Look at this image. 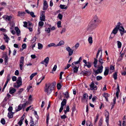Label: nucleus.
<instances>
[{"mask_svg":"<svg viewBox=\"0 0 126 126\" xmlns=\"http://www.w3.org/2000/svg\"><path fill=\"white\" fill-rule=\"evenodd\" d=\"M56 85L55 82L49 83L48 84H46L45 91L47 93V94H50L53 90L54 88Z\"/></svg>","mask_w":126,"mask_h":126,"instance_id":"nucleus-1","label":"nucleus"},{"mask_svg":"<svg viewBox=\"0 0 126 126\" xmlns=\"http://www.w3.org/2000/svg\"><path fill=\"white\" fill-rule=\"evenodd\" d=\"M98 69L94 71V72L95 75L98 74L99 73H101L102 71L103 68V67L102 65H98Z\"/></svg>","mask_w":126,"mask_h":126,"instance_id":"nucleus-2","label":"nucleus"},{"mask_svg":"<svg viewBox=\"0 0 126 126\" xmlns=\"http://www.w3.org/2000/svg\"><path fill=\"white\" fill-rule=\"evenodd\" d=\"M24 59L23 57H21L20 60L19 67L21 70L23 69V67L24 65Z\"/></svg>","mask_w":126,"mask_h":126,"instance_id":"nucleus-3","label":"nucleus"},{"mask_svg":"<svg viewBox=\"0 0 126 126\" xmlns=\"http://www.w3.org/2000/svg\"><path fill=\"white\" fill-rule=\"evenodd\" d=\"M67 101L65 99H63V101H62L61 104V107L60 108L59 110V112L60 113L62 112V110L63 109V107L65 105Z\"/></svg>","mask_w":126,"mask_h":126,"instance_id":"nucleus-4","label":"nucleus"},{"mask_svg":"<svg viewBox=\"0 0 126 126\" xmlns=\"http://www.w3.org/2000/svg\"><path fill=\"white\" fill-rule=\"evenodd\" d=\"M96 26L93 24L90 23L87 27V30L89 31H91L94 29L96 28Z\"/></svg>","mask_w":126,"mask_h":126,"instance_id":"nucleus-5","label":"nucleus"},{"mask_svg":"<svg viewBox=\"0 0 126 126\" xmlns=\"http://www.w3.org/2000/svg\"><path fill=\"white\" fill-rule=\"evenodd\" d=\"M45 11H42V14L41 15L40 17V20L41 21H45Z\"/></svg>","mask_w":126,"mask_h":126,"instance_id":"nucleus-6","label":"nucleus"},{"mask_svg":"<svg viewBox=\"0 0 126 126\" xmlns=\"http://www.w3.org/2000/svg\"><path fill=\"white\" fill-rule=\"evenodd\" d=\"M118 29L119 30L120 32L121 36H122L124 33H126V31L124 29L123 27H120L118 28Z\"/></svg>","mask_w":126,"mask_h":126,"instance_id":"nucleus-7","label":"nucleus"},{"mask_svg":"<svg viewBox=\"0 0 126 126\" xmlns=\"http://www.w3.org/2000/svg\"><path fill=\"white\" fill-rule=\"evenodd\" d=\"M88 96L87 94H85L83 95V97L81 98V101L83 102H85V101L86 102L87 101Z\"/></svg>","mask_w":126,"mask_h":126,"instance_id":"nucleus-8","label":"nucleus"},{"mask_svg":"<svg viewBox=\"0 0 126 126\" xmlns=\"http://www.w3.org/2000/svg\"><path fill=\"white\" fill-rule=\"evenodd\" d=\"M66 50L68 51L69 53V55L70 56L73 53V51L70 48L68 47L66 48Z\"/></svg>","mask_w":126,"mask_h":126,"instance_id":"nucleus-9","label":"nucleus"},{"mask_svg":"<svg viewBox=\"0 0 126 126\" xmlns=\"http://www.w3.org/2000/svg\"><path fill=\"white\" fill-rule=\"evenodd\" d=\"M2 17L6 20H7L8 21H10L12 18V17L11 16H8L5 15L3 16Z\"/></svg>","mask_w":126,"mask_h":126,"instance_id":"nucleus-10","label":"nucleus"},{"mask_svg":"<svg viewBox=\"0 0 126 126\" xmlns=\"http://www.w3.org/2000/svg\"><path fill=\"white\" fill-rule=\"evenodd\" d=\"M16 82L18 87H19L22 85V79L21 77H20L18 78Z\"/></svg>","mask_w":126,"mask_h":126,"instance_id":"nucleus-11","label":"nucleus"},{"mask_svg":"<svg viewBox=\"0 0 126 126\" xmlns=\"http://www.w3.org/2000/svg\"><path fill=\"white\" fill-rule=\"evenodd\" d=\"M99 63V65H102V64L103 63V59L102 58V54H101L98 60Z\"/></svg>","mask_w":126,"mask_h":126,"instance_id":"nucleus-12","label":"nucleus"},{"mask_svg":"<svg viewBox=\"0 0 126 126\" xmlns=\"http://www.w3.org/2000/svg\"><path fill=\"white\" fill-rule=\"evenodd\" d=\"M90 89L91 90H96L97 89L96 86H94V84L93 82H92L90 85Z\"/></svg>","mask_w":126,"mask_h":126,"instance_id":"nucleus-13","label":"nucleus"},{"mask_svg":"<svg viewBox=\"0 0 126 126\" xmlns=\"http://www.w3.org/2000/svg\"><path fill=\"white\" fill-rule=\"evenodd\" d=\"M48 7V5L47 3V1L45 0L44 1L43 7V10H46Z\"/></svg>","mask_w":126,"mask_h":126,"instance_id":"nucleus-14","label":"nucleus"},{"mask_svg":"<svg viewBox=\"0 0 126 126\" xmlns=\"http://www.w3.org/2000/svg\"><path fill=\"white\" fill-rule=\"evenodd\" d=\"M16 91V89L12 87H10L9 88V92L10 94H12L14 93Z\"/></svg>","mask_w":126,"mask_h":126,"instance_id":"nucleus-15","label":"nucleus"},{"mask_svg":"<svg viewBox=\"0 0 126 126\" xmlns=\"http://www.w3.org/2000/svg\"><path fill=\"white\" fill-rule=\"evenodd\" d=\"M49 60V58L48 57H47L45 59L44 61H42L41 63L43 64H44V63H48Z\"/></svg>","mask_w":126,"mask_h":126,"instance_id":"nucleus-16","label":"nucleus"},{"mask_svg":"<svg viewBox=\"0 0 126 126\" xmlns=\"http://www.w3.org/2000/svg\"><path fill=\"white\" fill-rule=\"evenodd\" d=\"M98 55L96 54V58H94V67L95 68H96L97 67V58H98Z\"/></svg>","mask_w":126,"mask_h":126,"instance_id":"nucleus-17","label":"nucleus"},{"mask_svg":"<svg viewBox=\"0 0 126 126\" xmlns=\"http://www.w3.org/2000/svg\"><path fill=\"white\" fill-rule=\"evenodd\" d=\"M118 29L117 28L115 27V28H114V29H113L111 33V34H114V35H115L118 32Z\"/></svg>","mask_w":126,"mask_h":126,"instance_id":"nucleus-18","label":"nucleus"},{"mask_svg":"<svg viewBox=\"0 0 126 126\" xmlns=\"http://www.w3.org/2000/svg\"><path fill=\"white\" fill-rule=\"evenodd\" d=\"M4 39L5 42L8 43L10 39L6 34H4Z\"/></svg>","mask_w":126,"mask_h":126,"instance_id":"nucleus-19","label":"nucleus"},{"mask_svg":"<svg viewBox=\"0 0 126 126\" xmlns=\"http://www.w3.org/2000/svg\"><path fill=\"white\" fill-rule=\"evenodd\" d=\"M103 95L105 98L106 101H108V97L110 96V95L107 93H104Z\"/></svg>","mask_w":126,"mask_h":126,"instance_id":"nucleus-20","label":"nucleus"},{"mask_svg":"<svg viewBox=\"0 0 126 126\" xmlns=\"http://www.w3.org/2000/svg\"><path fill=\"white\" fill-rule=\"evenodd\" d=\"M13 114L14 113L12 111L9 112L8 114V117L10 118H12L13 117Z\"/></svg>","mask_w":126,"mask_h":126,"instance_id":"nucleus-21","label":"nucleus"},{"mask_svg":"<svg viewBox=\"0 0 126 126\" xmlns=\"http://www.w3.org/2000/svg\"><path fill=\"white\" fill-rule=\"evenodd\" d=\"M15 29L16 32L17 34V35H19V34H20V32L18 28L17 27H15Z\"/></svg>","mask_w":126,"mask_h":126,"instance_id":"nucleus-22","label":"nucleus"},{"mask_svg":"<svg viewBox=\"0 0 126 126\" xmlns=\"http://www.w3.org/2000/svg\"><path fill=\"white\" fill-rule=\"evenodd\" d=\"M22 109L21 105L20 104L16 108V111H19L21 110Z\"/></svg>","mask_w":126,"mask_h":126,"instance_id":"nucleus-23","label":"nucleus"},{"mask_svg":"<svg viewBox=\"0 0 126 126\" xmlns=\"http://www.w3.org/2000/svg\"><path fill=\"white\" fill-rule=\"evenodd\" d=\"M64 94V97L68 98L69 97V96L68 92H66L63 94Z\"/></svg>","mask_w":126,"mask_h":126,"instance_id":"nucleus-24","label":"nucleus"},{"mask_svg":"<svg viewBox=\"0 0 126 126\" xmlns=\"http://www.w3.org/2000/svg\"><path fill=\"white\" fill-rule=\"evenodd\" d=\"M10 26H11L10 29H12L13 28L15 25V24L14 23V22L13 21L11 22L10 23Z\"/></svg>","mask_w":126,"mask_h":126,"instance_id":"nucleus-25","label":"nucleus"},{"mask_svg":"<svg viewBox=\"0 0 126 126\" xmlns=\"http://www.w3.org/2000/svg\"><path fill=\"white\" fill-rule=\"evenodd\" d=\"M106 122L107 123V125H108L109 122V113H108V114L107 115L106 114Z\"/></svg>","mask_w":126,"mask_h":126,"instance_id":"nucleus-26","label":"nucleus"},{"mask_svg":"<svg viewBox=\"0 0 126 126\" xmlns=\"http://www.w3.org/2000/svg\"><path fill=\"white\" fill-rule=\"evenodd\" d=\"M88 41L89 42V43L91 45L93 43V39L91 37H89L88 39Z\"/></svg>","mask_w":126,"mask_h":126,"instance_id":"nucleus-27","label":"nucleus"},{"mask_svg":"<svg viewBox=\"0 0 126 126\" xmlns=\"http://www.w3.org/2000/svg\"><path fill=\"white\" fill-rule=\"evenodd\" d=\"M44 23L42 21H39L38 23V26L39 27H40V28L42 27L44 25Z\"/></svg>","mask_w":126,"mask_h":126,"instance_id":"nucleus-28","label":"nucleus"},{"mask_svg":"<svg viewBox=\"0 0 126 126\" xmlns=\"http://www.w3.org/2000/svg\"><path fill=\"white\" fill-rule=\"evenodd\" d=\"M25 13L24 12H18V16H23L25 14Z\"/></svg>","mask_w":126,"mask_h":126,"instance_id":"nucleus-29","label":"nucleus"},{"mask_svg":"<svg viewBox=\"0 0 126 126\" xmlns=\"http://www.w3.org/2000/svg\"><path fill=\"white\" fill-rule=\"evenodd\" d=\"M48 47H56V45L55 44L53 43H50L48 45Z\"/></svg>","mask_w":126,"mask_h":126,"instance_id":"nucleus-30","label":"nucleus"},{"mask_svg":"<svg viewBox=\"0 0 126 126\" xmlns=\"http://www.w3.org/2000/svg\"><path fill=\"white\" fill-rule=\"evenodd\" d=\"M37 74V73H34L32 74L30 77V80H32L33 77L36 76Z\"/></svg>","mask_w":126,"mask_h":126,"instance_id":"nucleus-31","label":"nucleus"},{"mask_svg":"<svg viewBox=\"0 0 126 126\" xmlns=\"http://www.w3.org/2000/svg\"><path fill=\"white\" fill-rule=\"evenodd\" d=\"M109 72V69L108 68H106L105 70L104 73V75L105 76H106L108 74Z\"/></svg>","mask_w":126,"mask_h":126,"instance_id":"nucleus-32","label":"nucleus"},{"mask_svg":"<svg viewBox=\"0 0 126 126\" xmlns=\"http://www.w3.org/2000/svg\"><path fill=\"white\" fill-rule=\"evenodd\" d=\"M11 95L10 94H9L8 93L7 94V96L4 99V100L5 101H7L8 99L11 97Z\"/></svg>","mask_w":126,"mask_h":126,"instance_id":"nucleus-33","label":"nucleus"},{"mask_svg":"<svg viewBox=\"0 0 126 126\" xmlns=\"http://www.w3.org/2000/svg\"><path fill=\"white\" fill-rule=\"evenodd\" d=\"M50 28H46L45 29V31L46 32L49 33L50 32Z\"/></svg>","mask_w":126,"mask_h":126,"instance_id":"nucleus-34","label":"nucleus"},{"mask_svg":"<svg viewBox=\"0 0 126 126\" xmlns=\"http://www.w3.org/2000/svg\"><path fill=\"white\" fill-rule=\"evenodd\" d=\"M64 44V42L63 41H61L59 42V43L57 45H56L57 47L63 45Z\"/></svg>","mask_w":126,"mask_h":126,"instance_id":"nucleus-35","label":"nucleus"},{"mask_svg":"<svg viewBox=\"0 0 126 126\" xmlns=\"http://www.w3.org/2000/svg\"><path fill=\"white\" fill-rule=\"evenodd\" d=\"M117 42L118 48H120L122 46L121 43L119 41H117Z\"/></svg>","mask_w":126,"mask_h":126,"instance_id":"nucleus-36","label":"nucleus"},{"mask_svg":"<svg viewBox=\"0 0 126 126\" xmlns=\"http://www.w3.org/2000/svg\"><path fill=\"white\" fill-rule=\"evenodd\" d=\"M38 48L39 49H40L42 48L43 46L40 43H38Z\"/></svg>","mask_w":126,"mask_h":126,"instance_id":"nucleus-37","label":"nucleus"},{"mask_svg":"<svg viewBox=\"0 0 126 126\" xmlns=\"http://www.w3.org/2000/svg\"><path fill=\"white\" fill-rule=\"evenodd\" d=\"M11 79L10 75L9 74L7 77L6 82L8 83Z\"/></svg>","mask_w":126,"mask_h":126,"instance_id":"nucleus-38","label":"nucleus"},{"mask_svg":"<svg viewBox=\"0 0 126 126\" xmlns=\"http://www.w3.org/2000/svg\"><path fill=\"white\" fill-rule=\"evenodd\" d=\"M85 66H87L88 68H90L91 66V64L89 62H88L85 65Z\"/></svg>","mask_w":126,"mask_h":126,"instance_id":"nucleus-39","label":"nucleus"},{"mask_svg":"<svg viewBox=\"0 0 126 126\" xmlns=\"http://www.w3.org/2000/svg\"><path fill=\"white\" fill-rule=\"evenodd\" d=\"M124 54L125 53L123 52L120 55L119 58V59L120 60H122Z\"/></svg>","mask_w":126,"mask_h":126,"instance_id":"nucleus-40","label":"nucleus"},{"mask_svg":"<svg viewBox=\"0 0 126 126\" xmlns=\"http://www.w3.org/2000/svg\"><path fill=\"white\" fill-rule=\"evenodd\" d=\"M69 106H67L66 107V110H64V113L66 114L67 112H69Z\"/></svg>","mask_w":126,"mask_h":126,"instance_id":"nucleus-41","label":"nucleus"},{"mask_svg":"<svg viewBox=\"0 0 126 126\" xmlns=\"http://www.w3.org/2000/svg\"><path fill=\"white\" fill-rule=\"evenodd\" d=\"M30 126H34V122L32 119H31L30 120Z\"/></svg>","mask_w":126,"mask_h":126,"instance_id":"nucleus-42","label":"nucleus"},{"mask_svg":"<svg viewBox=\"0 0 126 126\" xmlns=\"http://www.w3.org/2000/svg\"><path fill=\"white\" fill-rule=\"evenodd\" d=\"M93 20L94 22H95L96 23L98 21V20L97 17L95 16L94 17V19Z\"/></svg>","mask_w":126,"mask_h":126,"instance_id":"nucleus-43","label":"nucleus"},{"mask_svg":"<svg viewBox=\"0 0 126 126\" xmlns=\"http://www.w3.org/2000/svg\"><path fill=\"white\" fill-rule=\"evenodd\" d=\"M79 67V66L78 67L76 66L74 67L73 69L74 72L77 73L78 72Z\"/></svg>","mask_w":126,"mask_h":126,"instance_id":"nucleus-44","label":"nucleus"},{"mask_svg":"<svg viewBox=\"0 0 126 126\" xmlns=\"http://www.w3.org/2000/svg\"><path fill=\"white\" fill-rule=\"evenodd\" d=\"M63 16L62 15L59 13L58 14L57 17L60 20H61L62 19Z\"/></svg>","mask_w":126,"mask_h":126,"instance_id":"nucleus-45","label":"nucleus"},{"mask_svg":"<svg viewBox=\"0 0 126 126\" xmlns=\"http://www.w3.org/2000/svg\"><path fill=\"white\" fill-rule=\"evenodd\" d=\"M57 26L58 28L61 27V21H59L57 23Z\"/></svg>","mask_w":126,"mask_h":126,"instance_id":"nucleus-46","label":"nucleus"},{"mask_svg":"<svg viewBox=\"0 0 126 126\" xmlns=\"http://www.w3.org/2000/svg\"><path fill=\"white\" fill-rule=\"evenodd\" d=\"M65 5L61 4L60 5V8L62 9H66L67 8L66 7H65Z\"/></svg>","mask_w":126,"mask_h":126,"instance_id":"nucleus-47","label":"nucleus"},{"mask_svg":"<svg viewBox=\"0 0 126 126\" xmlns=\"http://www.w3.org/2000/svg\"><path fill=\"white\" fill-rule=\"evenodd\" d=\"M117 74L116 72L113 75V78L115 80H116L117 79Z\"/></svg>","mask_w":126,"mask_h":126,"instance_id":"nucleus-48","label":"nucleus"},{"mask_svg":"<svg viewBox=\"0 0 126 126\" xmlns=\"http://www.w3.org/2000/svg\"><path fill=\"white\" fill-rule=\"evenodd\" d=\"M23 91V88H21L19 89L17 92V94H20Z\"/></svg>","mask_w":126,"mask_h":126,"instance_id":"nucleus-49","label":"nucleus"},{"mask_svg":"<svg viewBox=\"0 0 126 126\" xmlns=\"http://www.w3.org/2000/svg\"><path fill=\"white\" fill-rule=\"evenodd\" d=\"M1 123L3 125H4L5 123V121L4 118L1 119Z\"/></svg>","mask_w":126,"mask_h":126,"instance_id":"nucleus-50","label":"nucleus"},{"mask_svg":"<svg viewBox=\"0 0 126 126\" xmlns=\"http://www.w3.org/2000/svg\"><path fill=\"white\" fill-rule=\"evenodd\" d=\"M5 62V63H7L8 61V57L7 56H5L4 58Z\"/></svg>","mask_w":126,"mask_h":126,"instance_id":"nucleus-51","label":"nucleus"},{"mask_svg":"<svg viewBox=\"0 0 126 126\" xmlns=\"http://www.w3.org/2000/svg\"><path fill=\"white\" fill-rule=\"evenodd\" d=\"M49 119V114H48L47 116L46 119V123L48 125V120Z\"/></svg>","mask_w":126,"mask_h":126,"instance_id":"nucleus-52","label":"nucleus"},{"mask_svg":"<svg viewBox=\"0 0 126 126\" xmlns=\"http://www.w3.org/2000/svg\"><path fill=\"white\" fill-rule=\"evenodd\" d=\"M96 78L97 80H99L102 79V78L101 76H98Z\"/></svg>","mask_w":126,"mask_h":126,"instance_id":"nucleus-53","label":"nucleus"},{"mask_svg":"<svg viewBox=\"0 0 126 126\" xmlns=\"http://www.w3.org/2000/svg\"><path fill=\"white\" fill-rule=\"evenodd\" d=\"M57 87L58 89H60L61 88V85L60 83H59L57 85Z\"/></svg>","mask_w":126,"mask_h":126,"instance_id":"nucleus-54","label":"nucleus"},{"mask_svg":"<svg viewBox=\"0 0 126 126\" xmlns=\"http://www.w3.org/2000/svg\"><path fill=\"white\" fill-rule=\"evenodd\" d=\"M98 115L97 114V115L96 116V118L95 119V120L94 123V125H95L96 124V122L97 120V119L98 118Z\"/></svg>","mask_w":126,"mask_h":126,"instance_id":"nucleus-55","label":"nucleus"},{"mask_svg":"<svg viewBox=\"0 0 126 126\" xmlns=\"http://www.w3.org/2000/svg\"><path fill=\"white\" fill-rule=\"evenodd\" d=\"M22 47L23 49H25L26 47V45L25 44H24L22 45Z\"/></svg>","mask_w":126,"mask_h":126,"instance_id":"nucleus-56","label":"nucleus"},{"mask_svg":"<svg viewBox=\"0 0 126 126\" xmlns=\"http://www.w3.org/2000/svg\"><path fill=\"white\" fill-rule=\"evenodd\" d=\"M30 14L31 16L33 17H35V15H34V13L33 12H30Z\"/></svg>","mask_w":126,"mask_h":126,"instance_id":"nucleus-57","label":"nucleus"},{"mask_svg":"<svg viewBox=\"0 0 126 126\" xmlns=\"http://www.w3.org/2000/svg\"><path fill=\"white\" fill-rule=\"evenodd\" d=\"M5 46L3 45L1 46L0 47V49L2 50H4L5 49Z\"/></svg>","mask_w":126,"mask_h":126,"instance_id":"nucleus-58","label":"nucleus"},{"mask_svg":"<svg viewBox=\"0 0 126 126\" xmlns=\"http://www.w3.org/2000/svg\"><path fill=\"white\" fill-rule=\"evenodd\" d=\"M13 109V108L12 107H10L8 109V110L9 111V112H10V111H12Z\"/></svg>","mask_w":126,"mask_h":126,"instance_id":"nucleus-59","label":"nucleus"},{"mask_svg":"<svg viewBox=\"0 0 126 126\" xmlns=\"http://www.w3.org/2000/svg\"><path fill=\"white\" fill-rule=\"evenodd\" d=\"M57 68V66L56 65H55L53 68L52 71H56V69Z\"/></svg>","mask_w":126,"mask_h":126,"instance_id":"nucleus-60","label":"nucleus"},{"mask_svg":"<svg viewBox=\"0 0 126 126\" xmlns=\"http://www.w3.org/2000/svg\"><path fill=\"white\" fill-rule=\"evenodd\" d=\"M64 73V72H60V79H61L62 78V75Z\"/></svg>","mask_w":126,"mask_h":126,"instance_id":"nucleus-61","label":"nucleus"},{"mask_svg":"<svg viewBox=\"0 0 126 126\" xmlns=\"http://www.w3.org/2000/svg\"><path fill=\"white\" fill-rule=\"evenodd\" d=\"M91 24H92V25L93 24V25H94L95 26H96H96L97 25V24L95 22H94L93 20H92V22L90 23Z\"/></svg>","mask_w":126,"mask_h":126,"instance_id":"nucleus-62","label":"nucleus"},{"mask_svg":"<svg viewBox=\"0 0 126 126\" xmlns=\"http://www.w3.org/2000/svg\"><path fill=\"white\" fill-rule=\"evenodd\" d=\"M16 77L15 76H13L12 77V80L13 81H15L16 80Z\"/></svg>","mask_w":126,"mask_h":126,"instance_id":"nucleus-63","label":"nucleus"},{"mask_svg":"<svg viewBox=\"0 0 126 126\" xmlns=\"http://www.w3.org/2000/svg\"><path fill=\"white\" fill-rule=\"evenodd\" d=\"M121 25V23L120 22H119L117 24V25L115 27L117 28L118 29L120 27V26Z\"/></svg>","mask_w":126,"mask_h":126,"instance_id":"nucleus-64","label":"nucleus"}]
</instances>
